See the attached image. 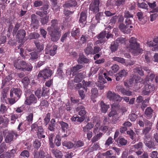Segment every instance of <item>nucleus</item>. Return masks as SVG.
I'll return each instance as SVG.
<instances>
[{"mask_svg":"<svg viewBox=\"0 0 158 158\" xmlns=\"http://www.w3.org/2000/svg\"><path fill=\"white\" fill-rule=\"evenodd\" d=\"M51 26L47 29L51 40L53 42H56L60 39L61 35V30L59 25L58 21L53 19L50 23Z\"/></svg>","mask_w":158,"mask_h":158,"instance_id":"f257e3e1","label":"nucleus"},{"mask_svg":"<svg viewBox=\"0 0 158 158\" xmlns=\"http://www.w3.org/2000/svg\"><path fill=\"white\" fill-rule=\"evenodd\" d=\"M53 73L52 71L48 68L44 69L40 71L38 75V79H44L45 80L50 77Z\"/></svg>","mask_w":158,"mask_h":158,"instance_id":"f03ea898","label":"nucleus"},{"mask_svg":"<svg viewBox=\"0 0 158 158\" xmlns=\"http://www.w3.org/2000/svg\"><path fill=\"white\" fill-rule=\"evenodd\" d=\"M143 143L149 148H154L155 146L154 142L152 140L151 135L144 136Z\"/></svg>","mask_w":158,"mask_h":158,"instance_id":"7ed1b4c3","label":"nucleus"},{"mask_svg":"<svg viewBox=\"0 0 158 158\" xmlns=\"http://www.w3.org/2000/svg\"><path fill=\"white\" fill-rule=\"evenodd\" d=\"M17 137L18 135L15 131H8L6 135L5 141L7 143H9L13 141L14 135Z\"/></svg>","mask_w":158,"mask_h":158,"instance_id":"20e7f679","label":"nucleus"},{"mask_svg":"<svg viewBox=\"0 0 158 158\" xmlns=\"http://www.w3.org/2000/svg\"><path fill=\"white\" fill-rule=\"evenodd\" d=\"M95 17L97 23H101L104 24L107 22V18L106 16L103 15V14L102 12L97 13L95 15Z\"/></svg>","mask_w":158,"mask_h":158,"instance_id":"39448f33","label":"nucleus"},{"mask_svg":"<svg viewBox=\"0 0 158 158\" xmlns=\"http://www.w3.org/2000/svg\"><path fill=\"white\" fill-rule=\"evenodd\" d=\"M22 94V91L19 88H12L10 90V98L16 97L19 98Z\"/></svg>","mask_w":158,"mask_h":158,"instance_id":"423d86ee","label":"nucleus"},{"mask_svg":"<svg viewBox=\"0 0 158 158\" xmlns=\"http://www.w3.org/2000/svg\"><path fill=\"white\" fill-rule=\"evenodd\" d=\"M37 100L35 95L31 94L29 96L27 97L24 102V104L30 106L32 104H35L37 103Z\"/></svg>","mask_w":158,"mask_h":158,"instance_id":"0eeeda50","label":"nucleus"},{"mask_svg":"<svg viewBox=\"0 0 158 158\" xmlns=\"http://www.w3.org/2000/svg\"><path fill=\"white\" fill-rule=\"evenodd\" d=\"M87 12V10H84L80 14L79 23L81 24L82 27H84L86 23Z\"/></svg>","mask_w":158,"mask_h":158,"instance_id":"6e6552de","label":"nucleus"},{"mask_svg":"<svg viewBox=\"0 0 158 158\" xmlns=\"http://www.w3.org/2000/svg\"><path fill=\"white\" fill-rule=\"evenodd\" d=\"M31 26L35 29H37L39 26V21L37 16L35 14H33L31 16Z\"/></svg>","mask_w":158,"mask_h":158,"instance_id":"1a4fd4ad","label":"nucleus"},{"mask_svg":"<svg viewBox=\"0 0 158 158\" xmlns=\"http://www.w3.org/2000/svg\"><path fill=\"white\" fill-rule=\"evenodd\" d=\"M128 72L127 70L125 69L121 70L119 72L114 75L116 77V80L117 81H119L122 78L125 77L127 75Z\"/></svg>","mask_w":158,"mask_h":158,"instance_id":"9d476101","label":"nucleus"},{"mask_svg":"<svg viewBox=\"0 0 158 158\" xmlns=\"http://www.w3.org/2000/svg\"><path fill=\"white\" fill-rule=\"evenodd\" d=\"M26 63V62L23 60H17L15 61L14 66L16 69L20 70L22 71Z\"/></svg>","mask_w":158,"mask_h":158,"instance_id":"9b49d317","label":"nucleus"},{"mask_svg":"<svg viewBox=\"0 0 158 158\" xmlns=\"http://www.w3.org/2000/svg\"><path fill=\"white\" fill-rule=\"evenodd\" d=\"M107 34V31H103L100 32L98 35L96 36V37L98 39H101L96 41V44H102L105 42L104 40L103 39Z\"/></svg>","mask_w":158,"mask_h":158,"instance_id":"f8f14e48","label":"nucleus"},{"mask_svg":"<svg viewBox=\"0 0 158 158\" xmlns=\"http://www.w3.org/2000/svg\"><path fill=\"white\" fill-rule=\"evenodd\" d=\"M77 61L79 64H87L89 61V60L83 54H80L77 60Z\"/></svg>","mask_w":158,"mask_h":158,"instance_id":"ddd939ff","label":"nucleus"},{"mask_svg":"<svg viewBox=\"0 0 158 158\" xmlns=\"http://www.w3.org/2000/svg\"><path fill=\"white\" fill-rule=\"evenodd\" d=\"M16 38L19 41H21L26 35V31L23 29H20L17 32Z\"/></svg>","mask_w":158,"mask_h":158,"instance_id":"4468645a","label":"nucleus"},{"mask_svg":"<svg viewBox=\"0 0 158 158\" xmlns=\"http://www.w3.org/2000/svg\"><path fill=\"white\" fill-rule=\"evenodd\" d=\"M57 49V47L56 45H54L50 48H46L45 49V53L53 56L56 53Z\"/></svg>","mask_w":158,"mask_h":158,"instance_id":"2eb2a0df","label":"nucleus"},{"mask_svg":"<svg viewBox=\"0 0 158 158\" xmlns=\"http://www.w3.org/2000/svg\"><path fill=\"white\" fill-rule=\"evenodd\" d=\"M155 114L153 110L150 107H147L145 111V116L148 119H150Z\"/></svg>","mask_w":158,"mask_h":158,"instance_id":"dca6fc26","label":"nucleus"},{"mask_svg":"<svg viewBox=\"0 0 158 158\" xmlns=\"http://www.w3.org/2000/svg\"><path fill=\"white\" fill-rule=\"evenodd\" d=\"M77 5V2L75 0H70L66 2L63 5V7L70 8L73 7H75Z\"/></svg>","mask_w":158,"mask_h":158,"instance_id":"f3484780","label":"nucleus"},{"mask_svg":"<svg viewBox=\"0 0 158 158\" xmlns=\"http://www.w3.org/2000/svg\"><path fill=\"white\" fill-rule=\"evenodd\" d=\"M119 28L121 31L124 33L128 34L130 33L131 30L126 26L125 24L123 23H120L119 26Z\"/></svg>","mask_w":158,"mask_h":158,"instance_id":"a211bd4d","label":"nucleus"},{"mask_svg":"<svg viewBox=\"0 0 158 158\" xmlns=\"http://www.w3.org/2000/svg\"><path fill=\"white\" fill-rule=\"evenodd\" d=\"M92 46L93 44L91 43H89L87 44V47L84 49V52L87 56L93 55V49Z\"/></svg>","mask_w":158,"mask_h":158,"instance_id":"6ab92c4d","label":"nucleus"},{"mask_svg":"<svg viewBox=\"0 0 158 158\" xmlns=\"http://www.w3.org/2000/svg\"><path fill=\"white\" fill-rule=\"evenodd\" d=\"M33 155L34 156V158H35L37 156L38 158H44L46 155L45 153L42 150L40 149L39 152H34L33 153Z\"/></svg>","mask_w":158,"mask_h":158,"instance_id":"aec40b11","label":"nucleus"},{"mask_svg":"<svg viewBox=\"0 0 158 158\" xmlns=\"http://www.w3.org/2000/svg\"><path fill=\"white\" fill-rule=\"evenodd\" d=\"M61 126V128L62 132H65V131L67 132V130L69 128V124L64 122L63 121H59L58 122Z\"/></svg>","mask_w":158,"mask_h":158,"instance_id":"412c9836","label":"nucleus"},{"mask_svg":"<svg viewBox=\"0 0 158 158\" xmlns=\"http://www.w3.org/2000/svg\"><path fill=\"white\" fill-rule=\"evenodd\" d=\"M141 79V77L139 76L133 74L130 79L129 82L131 84L132 83H137L140 82L139 81Z\"/></svg>","mask_w":158,"mask_h":158,"instance_id":"4be33fe9","label":"nucleus"},{"mask_svg":"<svg viewBox=\"0 0 158 158\" xmlns=\"http://www.w3.org/2000/svg\"><path fill=\"white\" fill-rule=\"evenodd\" d=\"M117 144L119 146L126 145L127 143V140L123 138L119 137L117 140H116Z\"/></svg>","mask_w":158,"mask_h":158,"instance_id":"5701e85b","label":"nucleus"},{"mask_svg":"<svg viewBox=\"0 0 158 158\" xmlns=\"http://www.w3.org/2000/svg\"><path fill=\"white\" fill-rule=\"evenodd\" d=\"M81 30L78 27H74L71 31V36L73 37H78L80 35Z\"/></svg>","mask_w":158,"mask_h":158,"instance_id":"b1692460","label":"nucleus"},{"mask_svg":"<svg viewBox=\"0 0 158 158\" xmlns=\"http://www.w3.org/2000/svg\"><path fill=\"white\" fill-rule=\"evenodd\" d=\"M130 47L131 49L136 51L138 53H141L143 51V50L139 47V44L138 43L133 44L132 46L130 44Z\"/></svg>","mask_w":158,"mask_h":158,"instance_id":"393cba45","label":"nucleus"},{"mask_svg":"<svg viewBox=\"0 0 158 158\" xmlns=\"http://www.w3.org/2000/svg\"><path fill=\"white\" fill-rule=\"evenodd\" d=\"M100 105L101 112L104 113L106 112L108 109L110 107L109 105H106L103 101L101 102Z\"/></svg>","mask_w":158,"mask_h":158,"instance_id":"a878e982","label":"nucleus"},{"mask_svg":"<svg viewBox=\"0 0 158 158\" xmlns=\"http://www.w3.org/2000/svg\"><path fill=\"white\" fill-rule=\"evenodd\" d=\"M39 52L35 51L30 53L29 54L30 56L29 59L32 61H34L36 60L39 57Z\"/></svg>","mask_w":158,"mask_h":158,"instance_id":"bb28decb","label":"nucleus"},{"mask_svg":"<svg viewBox=\"0 0 158 158\" xmlns=\"http://www.w3.org/2000/svg\"><path fill=\"white\" fill-rule=\"evenodd\" d=\"M17 151V149L16 148L14 149L11 150L9 152H6V157L7 158H14Z\"/></svg>","mask_w":158,"mask_h":158,"instance_id":"cd10ccee","label":"nucleus"},{"mask_svg":"<svg viewBox=\"0 0 158 158\" xmlns=\"http://www.w3.org/2000/svg\"><path fill=\"white\" fill-rule=\"evenodd\" d=\"M119 44L115 41L112 42L110 44V48L112 53L117 51L118 49Z\"/></svg>","mask_w":158,"mask_h":158,"instance_id":"c85d7f7f","label":"nucleus"},{"mask_svg":"<svg viewBox=\"0 0 158 158\" xmlns=\"http://www.w3.org/2000/svg\"><path fill=\"white\" fill-rule=\"evenodd\" d=\"M89 37V36L87 34L82 35L80 40V43L82 44H86L88 41Z\"/></svg>","mask_w":158,"mask_h":158,"instance_id":"c756f323","label":"nucleus"},{"mask_svg":"<svg viewBox=\"0 0 158 158\" xmlns=\"http://www.w3.org/2000/svg\"><path fill=\"white\" fill-rule=\"evenodd\" d=\"M148 5L150 8H151L152 10L151 11V13H155L158 12V8L156 7V2H154L152 3L148 2Z\"/></svg>","mask_w":158,"mask_h":158,"instance_id":"7c9ffc66","label":"nucleus"},{"mask_svg":"<svg viewBox=\"0 0 158 158\" xmlns=\"http://www.w3.org/2000/svg\"><path fill=\"white\" fill-rule=\"evenodd\" d=\"M99 81L97 85L100 88V89H103L104 87L103 84L106 83V81L102 77H99Z\"/></svg>","mask_w":158,"mask_h":158,"instance_id":"2f4dec72","label":"nucleus"},{"mask_svg":"<svg viewBox=\"0 0 158 158\" xmlns=\"http://www.w3.org/2000/svg\"><path fill=\"white\" fill-rule=\"evenodd\" d=\"M21 82L23 84V86L25 89H27L28 85L30 83V80L27 77H24L21 81Z\"/></svg>","mask_w":158,"mask_h":158,"instance_id":"473e14b6","label":"nucleus"},{"mask_svg":"<svg viewBox=\"0 0 158 158\" xmlns=\"http://www.w3.org/2000/svg\"><path fill=\"white\" fill-rule=\"evenodd\" d=\"M52 152L56 158H62L63 155L60 150L54 149L52 150Z\"/></svg>","mask_w":158,"mask_h":158,"instance_id":"72a5a7b5","label":"nucleus"},{"mask_svg":"<svg viewBox=\"0 0 158 158\" xmlns=\"http://www.w3.org/2000/svg\"><path fill=\"white\" fill-rule=\"evenodd\" d=\"M94 125L92 123H88L87 124L83 127V131L84 132H87L94 127Z\"/></svg>","mask_w":158,"mask_h":158,"instance_id":"f704fd0d","label":"nucleus"},{"mask_svg":"<svg viewBox=\"0 0 158 158\" xmlns=\"http://www.w3.org/2000/svg\"><path fill=\"white\" fill-rule=\"evenodd\" d=\"M113 153L111 150L108 151L103 153L102 155L106 157V158H116L115 156H113Z\"/></svg>","mask_w":158,"mask_h":158,"instance_id":"c9c22d12","label":"nucleus"},{"mask_svg":"<svg viewBox=\"0 0 158 158\" xmlns=\"http://www.w3.org/2000/svg\"><path fill=\"white\" fill-rule=\"evenodd\" d=\"M34 43L36 46L37 50V52H40L43 50L44 48L43 45L40 42L35 41Z\"/></svg>","mask_w":158,"mask_h":158,"instance_id":"e433bc0d","label":"nucleus"},{"mask_svg":"<svg viewBox=\"0 0 158 158\" xmlns=\"http://www.w3.org/2000/svg\"><path fill=\"white\" fill-rule=\"evenodd\" d=\"M144 87L150 93L155 89L154 85L151 84L147 83L145 85Z\"/></svg>","mask_w":158,"mask_h":158,"instance_id":"4c0bfd02","label":"nucleus"},{"mask_svg":"<svg viewBox=\"0 0 158 158\" xmlns=\"http://www.w3.org/2000/svg\"><path fill=\"white\" fill-rule=\"evenodd\" d=\"M25 65L23 68V70H22L23 71H27L30 72L32 70L33 67L30 63H26Z\"/></svg>","mask_w":158,"mask_h":158,"instance_id":"58836bf2","label":"nucleus"},{"mask_svg":"<svg viewBox=\"0 0 158 158\" xmlns=\"http://www.w3.org/2000/svg\"><path fill=\"white\" fill-rule=\"evenodd\" d=\"M83 68V66L82 65L77 64L72 67L71 69V71L73 73L77 72H78L80 69H82Z\"/></svg>","mask_w":158,"mask_h":158,"instance_id":"ea45409f","label":"nucleus"},{"mask_svg":"<svg viewBox=\"0 0 158 158\" xmlns=\"http://www.w3.org/2000/svg\"><path fill=\"white\" fill-rule=\"evenodd\" d=\"M41 140L39 139H36L33 143V146L34 148L38 149L41 146Z\"/></svg>","mask_w":158,"mask_h":158,"instance_id":"a19ab883","label":"nucleus"},{"mask_svg":"<svg viewBox=\"0 0 158 158\" xmlns=\"http://www.w3.org/2000/svg\"><path fill=\"white\" fill-rule=\"evenodd\" d=\"M115 94L114 92L109 91L107 94V98L110 101H114Z\"/></svg>","mask_w":158,"mask_h":158,"instance_id":"79ce46f5","label":"nucleus"},{"mask_svg":"<svg viewBox=\"0 0 158 158\" xmlns=\"http://www.w3.org/2000/svg\"><path fill=\"white\" fill-rule=\"evenodd\" d=\"M120 91L122 94L124 95L131 96L133 94V92L129 90H127L124 88H121Z\"/></svg>","mask_w":158,"mask_h":158,"instance_id":"37998d69","label":"nucleus"},{"mask_svg":"<svg viewBox=\"0 0 158 158\" xmlns=\"http://www.w3.org/2000/svg\"><path fill=\"white\" fill-rule=\"evenodd\" d=\"M83 76L81 73H79L77 76L75 77L74 79V81L76 83H79L82 81Z\"/></svg>","mask_w":158,"mask_h":158,"instance_id":"c03bdc74","label":"nucleus"},{"mask_svg":"<svg viewBox=\"0 0 158 158\" xmlns=\"http://www.w3.org/2000/svg\"><path fill=\"white\" fill-rule=\"evenodd\" d=\"M89 11H90L95 14L98 13L99 11V7L89 5Z\"/></svg>","mask_w":158,"mask_h":158,"instance_id":"a18cd8bd","label":"nucleus"},{"mask_svg":"<svg viewBox=\"0 0 158 158\" xmlns=\"http://www.w3.org/2000/svg\"><path fill=\"white\" fill-rule=\"evenodd\" d=\"M126 40L125 38L121 36L118 38L115 41L118 44H123L125 43Z\"/></svg>","mask_w":158,"mask_h":158,"instance_id":"49530a36","label":"nucleus"},{"mask_svg":"<svg viewBox=\"0 0 158 158\" xmlns=\"http://www.w3.org/2000/svg\"><path fill=\"white\" fill-rule=\"evenodd\" d=\"M62 145L63 146H65L69 149L74 147V144L70 141H64L62 143Z\"/></svg>","mask_w":158,"mask_h":158,"instance_id":"de8ad7c7","label":"nucleus"},{"mask_svg":"<svg viewBox=\"0 0 158 158\" xmlns=\"http://www.w3.org/2000/svg\"><path fill=\"white\" fill-rule=\"evenodd\" d=\"M152 128L150 127H146L142 131V134L144 135V136L150 135L148 134V133L150 131Z\"/></svg>","mask_w":158,"mask_h":158,"instance_id":"09e8293b","label":"nucleus"},{"mask_svg":"<svg viewBox=\"0 0 158 158\" xmlns=\"http://www.w3.org/2000/svg\"><path fill=\"white\" fill-rule=\"evenodd\" d=\"M40 36V35L39 33L35 32L31 33L29 35V37L30 40L36 39H38Z\"/></svg>","mask_w":158,"mask_h":158,"instance_id":"8fccbe9b","label":"nucleus"},{"mask_svg":"<svg viewBox=\"0 0 158 158\" xmlns=\"http://www.w3.org/2000/svg\"><path fill=\"white\" fill-rule=\"evenodd\" d=\"M54 143L56 145L57 147L61 145V138L59 135H56Z\"/></svg>","mask_w":158,"mask_h":158,"instance_id":"3c124183","label":"nucleus"},{"mask_svg":"<svg viewBox=\"0 0 158 158\" xmlns=\"http://www.w3.org/2000/svg\"><path fill=\"white\" fill-rule=\"evenodd\" d=\"M132 19H131L127 18L126 19L125 21V24L126 25V26H127L128 27H130V28L133 27L132 25Z\"/></svg>","mask_w":158,"mask_h":158,"instance_id":"603ef678","label":"nucleus"},{"mask_svg":"<svg viewBox=\"0 0 158 158\" xmlns=\"http://www.w3.org/2000/svg\"><path fill=\"white\" fill-rule=\"evenodd\" d=\"M124 17L126 19H133L134 15L133 14H131L130 12L128 10H125L124 12Z\"/></svg>","mask_w":158,"mask_h":158,"instance_id":"864d4df0","label":"nucleus"},{"mask_svg":"<svg viewBox=\"0 0 158 158\" xmlns=\"http://www.w3.org/2000/svg\"><path fill=\"white\" fill-rule=\"evenodd\" d=\"M20 156L24 158H27L29 157L30 153L27 150H24L21 153Z\"/></svg>","mask_w":158,"mask_h":158,"instance_id":"5fc2aeb1","label":"nucleus"},{"mask_svg":"<svg viewBox=\"0 0 158 158\" xmlns=\"http://www.w3.org/2000/svg\"><path fill=\"white\" fill-rule=\"evenodd\" d=\"M127 135L130 136V138L131 139L133 140L135 139V136L136 135V134L132 130L130 129L129 131H127Z\"/></svg>","mask_w":158,"mask_h":158,"instance_id":"6e6d98bb","label":"nucleus"},{"mask_svg":"<svg viewBox=\"0 0 158 158\" xmlns=\"http://www.w3.org/2000/svg\"><path fill=\"white\" fill-rule=\"evenodd\" d=\"M137 5L138 7L141 8L146 9V10H148V6L147 4L145 2H143L141 3H138Z\"/></svg>","mask_w":158,"mask_h":158,"instance_id":"4d7b16f0","label":"nucleus"},{"mask_svg":"<svg viewBox=\"0 0 158 158\" xmlns=\"http://www.w3.org/2000/svg\"><path fill=\"white\" fill-rule=\"evenodd\" d=\"M70 33V31H68L64 34L61 38L60 41L62 43L64 42L67 37L69 36Z\"/></svg>","mask_w":158,"mask_h":158,"instance_id":"13d9d810","label":"nucleus"},{"mask_svg":"<svg viewBox=\"0 0 158 158\" xmlns=\"http://www.w3.org/2000/svg\"><path fill=\"white\" fill-rule=\"evenodd\" d=\"M49 16L46 15L41 19L40 22L42 25H44L47 23L49 21Z\"/></svg>","mask_w":158,"mask_h":158,"instance_id":"bf43d9fd","label":"nucleus"},{"mask_svg":"<svg viewBox=\"0 0 158 158\" xmlns=\"http://www.w3.org/2000/svg\"><path fill=\"white\" fill-rule=\"evenodd\" d=\"M142 69L141 67H137L135 68V70L141 76H143L144 74Z\"/></svg>","mask_w":158,"mask_h":158,"instance_id":"052dcab7","label":"nucleus"},{"mask_svg":"<svg viewBox=\"0 0 158 158\" xmlns=\"http://www.w3.org/2000/svg\"><path fill=\"white\" fill-rule=\"evenodd\" d=\"M92 96L94 98H96L98 94V91L97 88H94L91 90Z\"/></svg>","mask_w":158,"mask_h":158,"instance_id":"680f3d73","label":"nucleus"},{"mask_svg":"<svg viewBox=\"0 0 158 158\" xmlns=\"http://www.w3.org/2000/svg\"><path fill=\"white\" fill-rule=\"evenodd\" d=\"M63 65V64L62 63L60 64L57 70V73L60 76H62V73H63L62 69Z\"/></svg>","mask_w":158,"mask_h":158,"instance_id":"e2e57ef3","label":"nucleus"},{"mask_svg":"<svg viewBox=\"0 0 158 158\" xmlns=\"http://www.w3.org/2000/svg\"><path fill=\"white\" fill-rule=\"evenodd\" d=\"M84 145V143L81 140H78L74 144V147L75 148H78L82 147Z\"/></svg>","mask_w":158,"mask_h":158,"instance_id":"0e129e2a","label":"nucleus"},{"mask_svg":"<svg viewBox=\"0 0 158 158\" xmlns=\"http://www.w3.org/2000/svg\"><path fill=\"white\" fill-rule=\"evenodd\" d=\"M40 106H41L48 107L49 106V103L47 100L42 99L40 102Z\"/></svg>","mask_w":158,"mask_h":158,"instance_id":"69168bd1","label":"nucleus"},{"mask_svg":"<svg viewBox=\"0 0 158 158\" xmlns=\"http://www.w3.org/2000/svg\"><path fill=\"white\" fill-rule=\"evenodd\" d=\"M126 2V0H117L115 1V5L117 6H119L124 5Z\"/></svg>","mask_w":158,"mask_h":158,"instance_id":"338daca9","label":"nucleus"},{"mask_svg":"<svg viewBox=\"0 0 158 158\" xmlns=\"http://www.w3.org/2000/svg\"><path fill=\"white\" fill-rule=\"evenodd\" d=\"M42 93H43V97H45L46 96L48 95L49 92V89L48 88H47L46 86H44L43 87Z\"/></svg>","mask_w":158,"mask_h":158,"instance_id":"774afa93","label":"nucleus"}]
</instances>
